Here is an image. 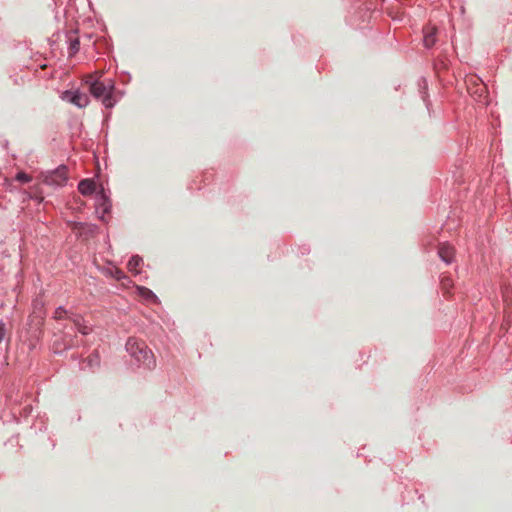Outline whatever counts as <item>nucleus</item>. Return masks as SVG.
<instances>
[{"mask_svg": "<svg viewBox=\"0 0 512 512\" xmlns=\"http://www.w3.org/2000/svg\"><path fill=\"white\" fill-rule=\"evenodd\" d=\"M122 275H123V272L117 269L116 273H115V277L120 279L122 277Z\"/></svg>", "mask_w": 512, "mask_h": 512, "instance_id": "a211bd4d", "label": "nucleus"}, {"mask_svg": "<svg viewBox=\"0 0 512 512\" xmlns=\"http://www.w3.org/2000/svg\"><path fill=\"white\" fill-rule=\"evenodd\" d=\"M436 28L435 27H426L424 29V37L423 42L426 48H431L436 42Z\"/></svg>", "mask_w": 512, "mask_h": 512, "instance_id": "423d86ee", "label": "nucleus"}, {"mask_svg": "<svg viewBox=\"0 0 512 512\" xmlns=\"http://www.w3.org/2000/svg\"><path fill=\"white\" fill-rule=\"evenodd\" d=\"M79 46H80V43H79L78 39L73 40L70 43V47H69L70 55H74L76 52H78Z\"/></svg>", "mask_w": 512, "mask_h": 512, "instance_id": "ddd939ff", "label": "nucleus"}, {"mask_svg": "<svg viewBox=\"0 0 512 512\" xmlns=\"http://www.w3.org/2000/svg\"><path fill=\"white\" fill-rule=\"evenodd\" d=\"M441 285L443 289L448 290L452 286V283L448 277H444L441 280Z\"/></svg>", "mask_w": 512, "mask_h": 512, "instance_id": "2eb2a0df", "label": "nucleus"}, {"mask_svg": "<svg viewBox=\"0 0 512 512\" xmlns=\"http://www.w3.org/2000/svg\"><path fill=\"white\" fill-rule=\"evenodd\" d=\"M41 181L50 186H63L67 179V169L65 166L58 167L56 170L41 174Z\"/></svg>", "mask_w": 512, "mask_h": 512, "instance_id": "7ed1b4c3", "label": "nucleus"}, {"mask_svg": "<svg viewBox=\"0 0 512 512\" xmlns=\"http://www.w3.org/2000/svg\"><path fill=\"white\" fill-rule=\"evenodd\" d=\"M54 318L57 319V320H61V319H64V318H69L71 320L72 317L68 316V311L66 309H64L62 307H58L55 310Z\"/></svg>", "mask_w": 512, "mask_h": 512, "instance_id": "9b49d317", "label": "nucleus"}, {"mask_svg": "<svg viewBox=\"0 0 512 512\" xmlns=\"http://www.w3.org/2000/svg\"><path fill=\"white\" fill-rule=\"evenodd\" d=\"M143 264V259L139 256H133L129 260L127 267L128 270L134 274H138L140 271V267Z\"/></svg>", "mask_w": 512, "mask_h": 512, "instance_id": "1a4fd4ad", "label": "nucleus"}, {"mask_svg": "<svg viewBox=\"0 0 512 512\" xmlns=\"http://www.w3.org/2000/svg\"><path fill=\"white\" fill-rule=\"evenodd\" d=\"M95 189H96V184L91 179L81 180L78 184V190L84 196L91 195L92 193H94Z\"/></svg>", "mask_w": 512, "mask_h": 512, "instance_id": "39448f33", "label": "nucleus"}, {"mask_svg": "<svg viewBox=\"0 0 512 512\" xmlns=\"http://www.w3.org/2000/svg\"><path fill=\"white\" fill-rule=\"evenodd\" d=\"M100 198L102 200V204L101 205L104 207L103 211L104 212H108V206L106 205V198H105L103 193H101Z\"/></svg>", "mask_w": 512, "mask_h": 512, "instance_id": "dca6fc26", "label": "nucleus"}, {"mask_svg": "<svg viewBox=\"0 0 512 512\" xmlns=\"http://www.w3.org/2000/svg\"><path fill=\"white\" fill-rule=\"evenodd\" d=\"M85 83L89 86V91L95 98H102V103L106 108L114 106L111 87L106 86L103 82L98 80H93V76L91 75L86 78Z\"/></svg>", "mask_w": 512, "mask_h": 512, "instance_id": "f03ea898", "label": "nucleus"}, {"mask_svg": "<svg viewBox=\"0 0 512 512\" xmlns=\"http://www.w3.org/2000/svg\"><path fill=\"white\" fill-rule=\"evenodd\" d=\"M31 176H29L28 174L24 173V172H19L17 175H16V180L20 181V182H30L31 181Z\"/></svg>", "mask_w": 512, "mask_h": 512, "instance_id": "4468645a", "label": "nucleus"}, {"mask_svg": "<svg viewBox=\"0 0 512 512\" xmlns=\"http://www.w3.org/2000/svg\"><path fill=\"white\" fill-rule=\"evenodd\" d=\"M126 348L131 356L145 367L154 368L156 366L154 355L143 342H139L136 339H129Z\"/></svg>", "mask_w": 512, "mask_h": 512, "instance_id": "f257e3e1", "label": "nucleus"}, {"mask_svg": "<svg viewBox=\"0 0 512 512\" xmlns=\"http://www.w3.org/2000/svg\"><path fill=\"white\" fill-rule=\"evenodd\" d=\"M69 101L80 107V108H83V107H86L89 103V98L86 94H83V93H80V92H76L74 94H72L71 98L69 99Z\"/></svg>", "mask_w": 512, "mask_h": 512, "instance_id": "0eeeda50", "label": "nucleus"}, {"mask_svg": "<svg viewBox=\"0 0 512 512\" xmlns=\"http://www.w3.org/2000/svg\"><path fill=\"white\" fill-rule=\"evenodd\" d=\"M71 321L74 323L76 329L82 335H88L92 332V328L86 325L80 317L71 318Z\"/></svg>", "mask_w": 512, "mask_h": 512, "instance_id": "6e6552de", "label": "nucleus"}, {"mask_svg": "<svg viewBox=\"0 0 512 512\" xmlns=\"http://www.w3.org/2000/svg\"><path fill=\"white\" fill-rule=\"evenodd\" d=\"M70 94H71L70 92L66 91V92L64 93L63 99H68V96H69Z\"/></svg>", "mask_w": 512, "mask_h": 512, "instance_id": "6ab92c4d", "label": "nucleus"}, {"mask_svg": "<svg viewBox=\"0 0 512 512\" xmlns=\"http://www.w3.org/2000/svg\"><path fill=\"white\" fill-rule=\"evenodd\" d=\"M5 339L10 342V336L8 335L6 324L3 320H0V343Z\"/></svg>", "mask_w": 512, "mask_h": 512, "instance_id": "f8f14e48", "label": "nucleus"}, {"mask_svg": "<svg viewBox=\"0 0 512 512\" xmlns=\"http://www.w3.org/2000/svg\"><path fill=\"white\" fill-rule=\"evenodd\" d=\"M139 290V295L146 301H155L156 299V296L153 294V292L151 290H149L148 288H145V287H139L138 288Z\"/></svg>", "mask_w": 512, "mask_h": 512, "instance_id": "9d476101", "label": "nucleus"}, {"mask_svg": "<svg viewBox=\"0 0 512 512\" xmlns=\"http://www.w3.org/2000/svg\"><path fill=\"white\" fill-rule=\"evenodd\" d=\"M84 226H85V224H83V223H74L72 228L74 230H81L82 228H84Z\"/></svg>", "mask_w": 512, "mask_h": 512, "instance_id": "f3484780", "label": "nucleus"}, {"mask_svg": "<svg viewBox=\"0 0 512 512\" xmlns=\"http://www.w3.org/2000/svg\"><path fill=\"white\" fill-rule=\"evenodd\" d=\"M438 255L443 262L450 264L454 257V248L448 243H442L439 246Z\"/></svg>", "mask_w": 512, "mask_h": 512, "instance_id": "20e7f679", "label": "nucleus"}]
</instances>
